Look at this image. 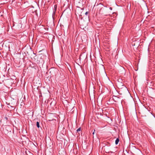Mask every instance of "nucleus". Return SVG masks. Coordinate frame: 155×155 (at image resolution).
<instances>
[{
	"instance_id": "obj_4",
	"label": "nucleus",
	"mask_w": 155,
	"mask_h": 155,
	"mask_svg": "<svg viewBox=\"0 0 155 155\" xmlns=\"http://www.w3.org/2000/svg\"><path fill=\"white\" fill-rule=\"evenodd\" d=\"M108 148L107 147V148L106 149V151L107 152H109V151L108 150Z\"/></svg>"
},
{
	"instance_id": "obj_7",
	"label": "nucleus",
	"mask_w": 155,
	"mask_h": 155,
	"mask_svg": "<svg viewBox=\"0 0 155 155\" xmlns=\"http://www.w3.org/2000/svg\"><path fill=\"white\" fill-rule=\"evenodd\" d=\"M54 7H55V9H56V6L55 7V5H54Z\"/></svg>"
},
{
	"instance_id": "obj_9",
	"label": "nucleus",
	"mask_w": 155,
	"mask_h": 155,
	"mask_svg": "<svg viewBox=\"0 0 155 155\" xmlns=\"http://www.w3.org/2000/svg\"><path fill=\"white\" fill-rule=\"evenodd\" d=\"M82 28H83V29H84V28L83 27V26L82 27Z\"/></svg>"
},
{
	"instance_id": "obj_8",
	"label": "nucleus",
	"mask_w": 155,
	"mask_h": 155,
	"mask_svg": "<svg viewBox=\"0 0 155 155\" xmlns=\"http://www.w3.org/2000/svg\"><path fill=\"white\" fill-rule=\"evenodd\" d=\"M5 118L6 120H7V117H5Z\"/></svg>"
},
{
	"instance_id": "obj_5",
	"label": "nucleus",
	"mask_w": 155,
	"mask_h": 155,
	"mask_svg": "<svg viewBox=\"0 0 155 155\" xmlns=\"http://www.w3.org/2000/svg\"><path fill=\"white\" fill-rule=\"evenodd\" d=\"M95 131V130H94V132L93 133V135L94 134Z\"/></svg>"
},
{
	"instance_id": "obj_3",
	"label": "nucleus",
	"mask_w": 155,
	"mask_h": 155,
	"mask_svg": "<svg viewBox=\"0 0 155 155\" xmlns=\"http://www.w3.org/2000/svg\"><path fill=\"white\" fill-rule=\"evenodd\" d=\"M81 130V128H78L77 130V131L78 132L79 131H80Z\"/></svg>"
},
{
	"instance_id": "obj_6",
	"label": "nucleus",
	"mask_w": 155,
	"mask_h": 155,
	"mask_svg": "<svg viewBox=\"0 0 155 155\" xmlns=\"http://www.w3.org/2000/svg\"><path fill=\"white\" fill-rule=\"evenodd\" d=\"M110 9L111 10H112V8H111V7H110Z\"/></svg>"
},
{
	"instance_id": "obj_1",
	"label": "nucleus",
	"mask_w": 155,
	"mask_h": 155,
	"mask_svg": "<svg viewBox=\"0 0 155 155\" xmlns=\"http://www.w3.org/2000/svg\"><path fill=\"white\" fill-rule=\"evenodd\" d=\"M119 139H118V138L115 141V144H117L119 142Z\"/></svg>"
},
{
	"instance_id": "obj_10",
	"label": "nucleus",
	"mask_w": 155,
	"mask_h": 155,
	"mask_svg": "<svg viewBox=\"0 0 155 155\" xmlns=\"http://www.w3.org/2000/svg\"><path fill=\"white\" fill-rule=\"evenodd\" d=\"M87 14V12L86 13V14Z\"/></svg>"
},
{
	"instance_id": "obj_2",
	"label": "nucleus",
	"mask_w": 155,
	"mask_h": 155,
	"mask_svg": "<svg viewBox=\"0 0 155 155\" xmlns=\"http://www.w3.org/2000/svg\"><path fill=\"white\" fill-rule=\"evenodd\" d=\"M37 126L38 128H39L40 127L39 123L38 122H37Z\"/></svg>"
}]
</instances>
